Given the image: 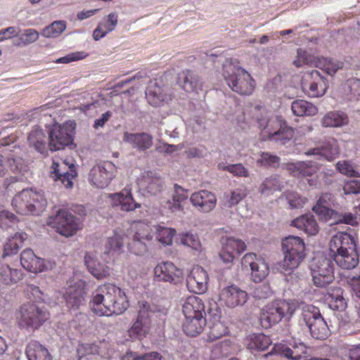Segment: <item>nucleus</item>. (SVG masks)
<instances>
[{
	"mask_svg": "<svg viewBox=\"0 0 360 360\" xmlns=\"http://www.w3.org/2000/svg\"><path fill=\"white\" fill-rule=\"evenodd\" d=\"M344 67V62L333 60L330 58L318 57L316 68H318L329 75H335L339 70Z\"/></svg>",
	"mask_w": 360,
	"mask_h": 360,
	"instance_id": "obj_48",
	"label": "nucleus"
},
{
	"mask_svg": "<svg viewBox=\"0 0 360 360\" xmlns=\"http://www.w3.org/2000/svg\"><path fill=\"white\" fill-rule=\"evenodd\" d=\"M118 22V16L115 13H111L102 22H99L93 32V38L98 41L108 33L115 30Z\"/></svg>",
	"mask_w": 360,
	"mask_h": 360,
	"instance_id": "obj_39",
	"label": "nucleus"
},
{
	"mask_svg": "<svg viewBox=\"0 0 360 360\" xmlns=\"http://www.w3.org/2000/svg\"><path fill=\"white\" fill-rule=\"evenodd\" d=\"M340 149L338 142L330 139L319 143L316 147L310 148L304 152L307 156H317L318 159H325L331 161L335 159L339 154Z\"/></svg>",
	"mask_w": 360,
	"mask_h": 360,
	"instance_id": "obj_22",
	"label": "nucleus"
},
{
	"mask_svg": "<svg viewBox=\"0 0 360 360\" xmlns=\"http://www.w3.org/2000/svg\"><path fill=\"white\" fill-rule=\"evenodd\" d=\"M114 206L120 205L122 211L129 212L140 207L141 205L134 202L131 191L123 189L120 193L110 195Z\"/></svg>",
	"mask_w": 360,
	"mask_h": 360,
	"instance_id": "obj_36",
	"label": "nucleus"
},
{
	"mask_svg": "<svg viewBox=\"0 0 360 360\" xmlns=\"http://www.w3.org/2000/svg\"><path fill=\"white\" fill-rule=\"evenodd\" d=\"M66 28L65 21H55L51 25L46 26L41 31V34L45 37H57L62 34Z\"/></svg>",
	"mask_w": 360,
	"mask_h": 360,
	"instance_id": "obj_61",
	"label": "nucleus"
},
{
	"mask_svg": "<svg viewBox=\"0 0 360 360\" xmlns=\"http://www.w3.org/2000/svg\"><path fill=\"white\" fill-rule=\"evenodd\" d=\"M55 228L60 234L66 237L76 233L82 229L79 220L66 210H60L54 219Z\"/></svg>",
	"mask_w": 360,
	"mask_h": 360,
	"instance_id": "obj_16",
	"label": "nucleus"
},
{
	"mask_svg": "<svg viewBox=\"0 0 360 360\" xmlns=\"http://www.w3.org/2000/svg\"><path fill=\"white\" fill-rule=\"evenodd\" d=\"M293 347L295 350H292L284 344H276L269 354L283 356L291 360H300L302 355L307 353V347L303 343L296 345Z\"/></svg>",
	"mask_w": 360,
	"mask_h": 360,
	"instance_id": "obj_33",
	"label": "nucleus"
},
{
	"mask_svg": "<svg viewBox=\"0 0 360 360\" xmlns=\"http://www.w3.org/2000/svg\"><path fill=\"white\" fill-rule=\"evenodd\" d=\"M291 225L304 231L308 235H316L319 231V226L312 215H302L292 220Z\"/></svg>",
	"mask_w": 360,
	"mask_h": 360,
	"instance_id": "obj_42",
	"label": "nucleus"
},
{
	"mask_svg": "<svg viewBox=\"0 0 360 360\" xmlns=\"http://www.w3.org/2000/svg\"><path fill=\"white\" fill-rule=\"evenodd\" d=\"M54 179L60 181L65 188H72L73 186V179L77 176V172L74 165H68L66 162H63L61 165L55 161L52 165Z\"/></svg>",
	"mask_w": 360,
	"mask_h": 360,
	"instance_id": "obj_25",
	"label": "nucleus"
},
{
	"mask_svg": "<svg viewBox=\"0 0 360 360\" xmlns=\"http://www.w3.org/2000/svg\"><path fill=\"white\" fill-rule=\"evenodd\" d=\"M124 141L139 151H145L153 146L152 136L145 132L134 134L125 132Z\"/></svg>",
	"mask_w": 360,
	"mask_h": 360,
	"instance_id": "obj_34",
	"label": "nucleus"
},
{
	"mask_svg": "<svg viewBox=\"0 0 360 360\" xmlns=\"http://www.w3.org/2000/svg\"><path fill=\"white\" fill-rule=\"evenodd\" d=\"M335 198L330 193H322L313 207V211L318 215L319 219L325 221H330V217L335 211L332 207L335 206Z\"/></svg>",
	"mask_w": 360,
	"mask_h": 360,
	"instance_id": "obj_24",
	"label": "nucleus"
},
{
	"mask_svg": "<svg viewBox=\"0 0 360 360\" xmlns=\"http://www.w3.org/2000/svg\"><path fill=\"white\" fill-rule=\"evenodd\" d=\"M331 257L340 268L345 269H354L359 263V255L356 250L342 254H337V255H334Z\"/></svg>",
	"mask_w": 360,
	"mask_h": 360,
	"instance_id": "obj_47",
	"label": "nucleus"
},
{
	"mask_svg": "<svg viewBox=\"0 0 360 360\" xmlns=\"http://www.w3.org/2000/svg\"><path fill=\"white\" fill-rule=\"evenodd\" d=\"M174 93L167 84L166 77L160 76L150 80L146 90L148 103L154 107H161L172 101Z\"/></svg>",
	"mask_w": 360,
	"mask_h": 360,
	"instance_id": "obj_8",
	"label": "nucleus"
},
{
	"mask_svg": "<svg viewBox=\"0 0 360 360\" xmlns=\"http://www.w3.org/2000/svg\"><path fill=\"white\" fill-rule=\"evenodd\" d=\"M347 115L342 111H330L327 112L321 120V124L325 127H340L347 124Z\"/></svg>",
	"mask_w": 360,
	"mask_h": 360,
	"instance_id": "obj_44",
	"label": "nucleus"
},
{
	"mask_svg": "<svg viewBox=\"0 0 360 360\" xmlns=\"http://www.w3.org/2000/svg\"><path fill=\"white\" fill-rule=\"evenodd\" d=\"M241 264L244 269H250L251 278L255 283L262 281L269 272V265L264 259L253 252L245 254L242 258Z\"/></svg>",
	"mask_w": 360,
	"mask_h": 360,
	"instance_id": "obj_15",
	"label": "nucleus"
},
{
	"mask_svg": "<svg viewBox=\"0 0 360 360\" xmlns=\"http://www.w3.org/2000/svg\"><path fill=\"white\" fill-rule=\"evenodd\" d=\"M289 173L296 178L312 176L317 172L318 167L311 161L290 162L286 165Z\"/></svg>",
	"mask_w": 360,
	"mask_h": 360,
	"instance_id": "obj_30",
	"label": "nucleus"
},
{
	"mask_svg": "<svg viewBox=\"0 0 360 360\" xmlns=\"http://www.w3.org/2000/svg\"><path fill=\"white\" fill-rule=\"evenodd\" d=\"M131 236L152 242L153 239L150 226L143 221L134 222L131 226Z\"/></svg>",
	"mask_w": 360,
	"mask_h": 360,
	"instance_id": "obj_50",
	"label": "nucleus"
},
{
	"mask_svg": "<svg viewBox=\"0 0 360 360\" xmlns=\"http://www.w3.org/2000/svg\"><path fill=\"white\" fill-rule=\"evenodd\" d=\"M301 86L303 91L311 98L323 96L328 88L327 80L318 70L306 72L302 77Z\"/></svg>",
	"mask_w": 360,
	"mask_h": 360,
	"instance_id": "obj_14",
	"label": "nucleus"
},
{
	"mask_svg": "<svg viewBox=\"0 0 360 360\" xmlns=\"http://www.w3.org/2000/svg\"><path fill=\"white\" fill-rule=\"evenodd\" d=\"M27 238V235L25 232H17L10 236L4 245L2 257L4 258L17 254Z\"/></svg>",
	"mask_w": 360,
	"mask_h": 360,
	"instance_id": "obj_38",
	"label": "nucleus"
},
{
	"mask_svg": "<svg viewBox=\"0 0 360 360\" xmlns=\"http://www.w3.org/2000/svg\"><path fill=\"white\" fill-rule=\"evenodd\" d=\"M229 333L228 328L221 321L214 322L207 335L208 342H214Z\"/></svg>",
	"mask_w": 360,
	"mask_h": 360,
	"instance_id": "obj_58",
	"label": "nucleus"
},
{
	"mask_svg": "<svg viewBox=\"0 0 360 360\" xmlns=\"http://www.w3.org/2000/svg\"><path fill=\"white\" fill-rule=\"evenodd\" d=\"M72 141V136L65 126L53 125L49 133V148L51 150H58L64 148Z\"/></svg>",
	"mask_w": 360,
	"mask_h": 360,
	"instance_id": "obj_23",
	"label": "nucleus"
},
{
	"mask_svg": "<svg viewBox=\"0 0 360 360\" xmlns=\"http://www.w3.org/2000/svg\"><path fill=\"white\" fill-rule=\"evenodd\" d=\"M84 260L89 272L96 278H104L110 274L109 266L98 262L90 255L86 254Z\"/></svg>",
	"mask_w": 360,
	"mask_h": 360,
	"instance_id": "obj_45",
	"label": "nucleus"
},
{
	"mask_svg": "<svg viewBox=\"0 0 360 360\" xmlns=\"http://www.w3.org/2000/svg\"><path fill=\"white\" fill-rule=\"evenodd\" d=\"M91 311L98 316L121 314L129 307L125 292L112 284H104L94 292L89 302Z\"/></svg>",
	"mask_w": 360,
	"mask_h": 360,
	"instance_id": "obj_1",
	"label": "nucleus"
},
{
	"mask_svg": "<svg viewBox=\"0 0 360 360\" xmlns=\"http://www.w3.org/2000/svg\"><path fill=\"white\" fill-rule=\"evenodd\" d=\"M178 84L186 92H196L202 89V82L199 77L189 70H183L178 75Z\"/></svg>",
	"mask_w": 360,
	"mask_h": 360,
	"instance_id": "obj_29",
	"label": "nucleus"
},
{
	"mask_svg": "<svg viewBox=\"0 0 360 360\" xmlns=\"http://www.w3.org/2000/svg\"><path fill=\"white\" fill-rule=\"evenodd\" d=\"M125 235L117 231L109 237L105 244V253L112 257H117L123 252Z\"/></svg>",
	"mask_w": 360,
	"mask_h": 360,
	"instance_id": "obj_43",
	"label": "nucleus"
},
{
	"mask_svg": "<svg viewBox=\"0 0 360 360\" xmlns=\"http://www.w3.org/2000/svg\"><path fill=\"white\" fill-rule=\"evenodd\" d=\"M20 158H14L12 157L5 158L3 155H0V176L4 175L8 169L13 172H17L21 169Z\"/></svg>",
	"mask_w": 360,
	"mask_h": 360,
	"instance_id": "obj_53",
	"label": "nucleus"
},
{
	"mask_svg": "<svg viewBox=\"0 0 360 360\" xmlns=\"http://www.w3.org/2000/svg\"><path fill=\"white\" fill-rule=\"evenodd\" d=\"M283 259L281 262V269L290 273L297 269L304 259L305 244L298 236H289L282 240Z\"/></svg>",
	"mask_w": 360,
	"mask_h": 360,
	"instance_id": "obj_6",
	"label": "nucleus"
},
{
	"mask_svg": "<svg viewBox=\"0 0 360 360\" xmlns=\"http://www.w3.org/2000/svg\"><path fill=\"white\" fill-rule=\"evenodd\" d=\"M291 110L296 116H313L318 112L316 106L304 100L293 101L291 105Z\"/></svg>",
	"mask_w": 360,
	"mask_h": 360,
	"instance_id": "obj_49",
	"label": "nucleus"
},
{
	"mask_svg": "<svg viewBox=\"0 0 360 360\" xmlns=\"http://www.w3.org/2000/svg\"><path fill=\"white\" fill-rule=\"evenodd\" d=\"M315 57L307 53V51L298 49L297 51L296 58L293 60V65L297 68H301L304 65L316 67V59Z\"/></svg>",
	"mask_w": 360,
	"mask_h": 360,
	"instance_id": "obj_57",
	"label": "nucleus"
},
{
	"mask_svg": "<svg viewBox=\"0 0 360 360\" xmlns=\"http://www.w3.org/2000/svg\"><path fill=\"white\" fill-rule=\"evenodd\" d=\"M282 185L276 176L266 178L261 184L259 191L263 195H270L276 191H281Z\"/></svg>",
	"mask_w": 360,
	"mask_h": 360,
	"instance_id": "obj_56",
	"label": "nucleus"
},
{
	"mask_svg": "<svg viewBox=\"0 0 360 360\" xmlns=\"http://www.w3.org/2000/svg\"><path fill=\"white\" fill-rule=\"evenodd\" d=\"M300 321L306 324L314 338L324 340L327 338L329 331L328 325L314 307L304 308Z\"/></svg>",
	"mask_w": 360,
	"mask_h": 360,
	"instance_id": "obj_10",
	"label": "nucleus"
},
{
	"mask_svg": "<svg viewBox=\"0 0 360 360\" xmlns=\"http://www.w3.org/2000/svg\"><path fill=\"white\" fill-rule=\"evenodd\" d=\"M140 309L136 321L128 330V335L132 340H142L149 333L151 327L150 317V306L147 302H139Z\"/></svg>",
	"mask_w": 360,
	"mask_h": 360,
	"instance_id": "obj_11",
	"label": "nucleus"
},
{
	"mask_svg": "<svg viewBox=\"0 0 360 360\" xmlns=\"http://www.w3.org/2000/svg\"><path fill=\"white\" fill-rule=\"evenodd\" d=\"M182 313L184 316H205V307L202 299L197 296H188L182 304Z\"/></svg>",
	"mask_w": 360,
	"mask_h": 360,
	"instance_id": "obj_35",
	"label": "nucleus"
},
{
	"mask_svg": "<svg viewBox=\"0 0 360 360\" xmlns=\"http://www.w3.org/2000/svg\"><path fill=\"white\" fill-rule=\"evenodd\" d=\"M270 338L264 333H252L245 340V345L252 352L266 350L271 345Z\"/></svg>",
	"mask_w": 360,
	"mask_h": 360,
	"instance_id": "obj_37",
	"label": "nucleus"
},
{
	"mask_svg": "<svg viewBox=\"0 0 360 360\" xmlns=\"http://www.w3.org/2000/svg\"><path fill=\"white\" fill-rule=\"evenodd\" d=\"M176 234L174 229L158 225L156 227V238L164 245H169L172 243L173 237Z\"/></svg>",
	"mask_w": 360,
	"mask_h": 360,
	"instance_id": "obj_59",
	"label": "nucleus"
},
{
	"mask_svg": "<svg viewBox=\"0 0 360 360\" xmlns=\"http://www.w3.org/2000/svg\"><path fill=\"white\" fill-rule=\"evenodd\" d=\"M117 168L110 161L94 166L89 174V181L98 188L107 187L115 176Z\"/></svg>",
	"mask_w": 360,
	"mask_h": 360,
	"instance_id": "obj_13",
	"label": "nucleus"
},
{
	"mask_svg": "<svg viewBox=\"0 0 360 360\" xmlns=\"http://www.w3.org/2000/svg\"><path fill=\"white\" fill-rule=\"evenodd\" d=\"M20 264L25 269L34 274L43 272L48 269L45 260L37 257L30 248L21 252Z\"/></svg>",
	"mask_w": 360,
	"mask_h": 360,
	"instance_id": "obj_26",
	"label": "nucleus"
},
{
	"mask_svg": "<svg viewBox=\"0 0 360 360\" xmlns=\"http://www.w3.org/2000/svg\"><path fill=\"white\" fill-rule=\"evenodd\" d=\"M257 121L263 141H288L294 136V129L288 126L286 122L279 116L270 115L268 112H264Z\"/></svg>",
	"mask_w": 360,
	"mask_h": 360,
	"instance_id": "obj_2",
	"label": "nucleus"
},
{
	"mask_svg": "<svg viewBox=\"0 0 360 360\" xmlns=\"http://www.w3.org/2000/svg\"><path fill=\"white\" fill-rule=\"evenodd\" d=\"M356 250L354 238L347 233L340 232L333 236L329 244L330 257Z\"/></svg>",
	"mask_w": 360,
	"mask_h": 360,
	"instance_id": "obj_21",
	"label": "nucleus"
},
{
	"mask_svg": "<svg viewBox=\"0 0 360 360\" xmlns=\"http://www.w3.org/2000/svg\"><path fill=\"white\" fill-rule=\"evenodd\" d=\"M16 318L20 327L37 329L49 319V313L35 303L27 302L20 306Z\"/></svg>",
	"mask_w": 360,
	"mask_h": 360,
	"instance_id": "obj_7",
	"label": "nucleus"
},
{
	"mask_svg": "<svg viewBox=\"0 0 360 360\" xmlns=\"http://www.w3.org/2000/svg\"><path fill=\"white\" fill-rule=\"evenodd\" d=\"M86 290L85 283L81 281L68 283V287L63 294L67 306L70 309H77L86 302Z\"/></svg>",
	"mask_w": 360,
	"mask_h": 360,
	"instance_id": "obj_17",
	"label": "nucleus"
},
{
	"mask_svg": "<svg viewBox=\"0 0 360 360\" xmlns=\"http://www.w3.org/2000/svg\"><path fill=\"white\" fill-rule=\"evenodd\" d=\"M247 300L248 293L235 285L225 287L219 292V301L230 308L242 306Z\"/></svg>",
	"mask_w": 360,
	"mask_h": 360,
	"instance_id": "obj_20",
	"label": "nucleus"
},
{
	"mask_svg": "<svg viewBox=\"0 0 360 360\" xmlns=\"http://www.w3.org/2000/svg\"><path fill=\"white\" fill-rule=\"evenodd\" d=\"M247 195V187L242 185L236 188L231 190L229 193L225 194L226 203L230 207L235 206L245 199Z\"/></svg>",
	"mask_w": 360,
	"mask_h": 360,
	"instance_id": "obj_52",
	"label": "nucleus"
},
{
	"mask_svg": "<svg viewBox=\"0 0 360 360\" xmlns=\"http://www.w3.org/2000/svg\"><path fill=\"white\" fill-rule=\"evenodd\" d=\"M293 347L295 350H292L284 344H276L269 354L283 356L291 360H300L302 355L307 353V347L303 343L296 345Z\"/></svg>",
	"mask_w": 360,
	"mask_h": 360,
	"instance_id": "obj_32",
	"label": "nucleus"
},
{
	"mask_svg": "<svg viewBox=\"0 0 360 360\" xmlns=\"http://www.w3.org/2000/svg\"><path fill=\"white\" fill-rule=\"evenodd\" d=\"M223 76L229 88L241 96H250L255 89L256 82L252 75L231 63L224 64Z\"/></svg>",
	"mask_w": 360,
	"mask_h": 360,
	"instance_id": "obj_3",
	"label": "nucleus"
},
{
	"mask_svg": "<svg viewBox=\"0 0 360 360\" xmlns=\"http://www.w3.org/2000/svg\"><path fill=\"white\" fill-rule=\"evenodd\" d=\"M11 205L19 214L39 215L46 208V200L41 192L26 188L13 198Z\"/></svg>",
	"mask_w": 360,
	"mask_h": 360,
	"instance_id": "obj_4",
	"label": "nucleus"
},
{
	"mask_svg": "<svg viewBox=\"0 0 360 360\" xmlns=\"http://www.w3.org/2000/svg\"><path fill=\"white\" fill-rule=\"evenodd\" d=\"M184 318L182 329L188 336L196 337L199 335L203 331L207 324L205 316H184Z\"/></svg>",
	"mask_w": 360,
	"mask_h": 360,
	"instance_id": "obj_31",
	"label": "nucleus"
},
{
	"mask_svg": "<svg viewBox=\"0 0 360 360\" xmlns=\"http://www.w3.org/2000/svg\"><path fill=\"white\" fill-rule=\"evenodd\" d=\"M181 243L191 248L195 251L202 250V244L197 234L192 233H182L180 234Z\"/></svg>",
	"mask_w": 360,
	"mask_h": 360,
	"instance_id": "obj_60",
	"label": "nucleus"
},
{
	"mask_svg": "<svg viewBox=\"0 0 360 360\" xmlns=\"http://www.w3.org/2000/svg\"><path fill=\"white\" fill-rule=\"evenodd\" d=\"M297 304L292 301L277 300L265 305L259 314L262 328H269L276 325L285 316H291L297 310Z\"/></svg>",
	"mask_w": 360,
	"mask_h": 360,
	"instance_id": "obj_5",
	"label": "nucleus"
},
{
	"mask_svg": "<svg viewBox=\"0 0 360 360\" xmlns=\"http://www.w3.org/2000/svg\"><path fill=\"white\" fill-rule=\"evenodd\" d=\"M190 200L195 208L203 212L212 211L217 204L215 195L206 190L193 193L190 197Z\"/></svg>",
	"mask_w": 360,
	"mask_h": 360,
	"instance_id": "obj_27",
	"label": "nucleus"
},
{
	"mask_svg": "<svg viewBox=\"0 0 360 360\" xmlns=\"http://www.w3.org/2000/svg\"><path fill=\"white\" fill-rule=\"evenodd\" d=\"M23 274L20 269H12L4 264L0 267V284L11 285L22 280Z\"/></svg>",
	"mask_w": 360,
	"mask_h": 360,
	"instance_id": "obj_46",
	"label": "nucleus"
},
{
	"mask_svg": "<svg viewBox=\"0 0 360 360\" xmlns=\"http://www.w3.org/2000/svg\"><path fill=\"white\" fill-rule=\"evenodd\" d=\"M337 170L343 175L350 177L360 176L353 164L349 160H341L336 163Z\"/></svg>",
	"mask_w": 360,
	"mask_h": 360,
	"instance_id": "obj_62",
	"label": "nucleus"
},
{
	"mask_svg": "<svg viewBox=\"0 0 360 360\" xmlns=\"http://www.w3.org/2000/svg\"><path fill=\"white\" fill-rule=\"evenodd\" d=\"M150 243V241L131 236L130 241L127 243V248L134 255H143L148 252V245Z\"/></svg>",
	"mask_w": 360,
	"mask_h": 360,
	"instance_id": "obj_54",
	"label": "nucleus"
},
{
	"mask_svg": "<svg viewBox=\"0 0 360 360\" xmlns=\"http://www.w3.org/2000/svg\"><path fill=\"white\" fill-rule=\"evenodd\" d=\"M25 354L28 360H52L48 349L36 340L27 344Z\"/></svg>",
	"mask_w": 360,
	"mask_h": 360,
	"instance_id": "obj_40",
	"label": "nucleus"
},
{
	"mask_svg": "<svg viewBox=\"0 0 360 360\" xmlns=\"http://www.w3.org/2000/svg\"><path fill=\"white\" fill-rule=\"evenodd\" d=\"M139 187L150 195L160 193L162 187V181L160 176L150 171H146L138 179Z\"/></svg>",
	"mask_w": 360,
	"mask_h": 360,
	"instance_id": "obj_28",
	"label": "nucleus"
},
{
	"mask_svg": "<svg viewBox=\"0 0 360 360\" xmlns=\"http://www.w3.org/2000/svg\"><path fill=\"white\" fill-rule=\"evenodd\" d=\"M121 360H161V356L158 352H150L143 355H139L134 352H127Z\"/></svg>",
	"mask_w": 360,
	"mask_h": 360,
	"instance_id": "obj_64",
	"label": "nucleus"
},
{
	"mask_svg": "<svg viewBox=\"0 0 360 360\" xmlns=\"http://www.w3.org/2000/svg\"><path fill=\"white\" fill-rule=\"evenodd\" d=\"M208 274L200 266H195L186 278V285L188 290L195 294H202L207 290Z\"/></svg>",
	"mask_w": 360,
	"mask_h": 360,
	"instance_id": "obj_19",
	"label": "nucleus"
},
{
	"mask_svg": "<svg viewBox=\"0 0 360 360\" xmlns=\"http://www.w3.org/2000/svg\"><path fill=\"white\" fill-rule=\"evenodd\" d=\"M77 354L79 359L84 356L99 354V347L94 343L80 344L77 349Z\"/></svg>",
	"mask_w": 360,
	"mask_h": 360,
	"instance_id": "obj_63",
	"label": "nucleus"
},
{
	"mask_svg": "<svg viewBox=\"0 0 360 360\" xmlns=\"http://www.w3.org/2000/svg\"><path fill=\"white\" fill-rule=\"evenodd\" d=\"M310 269L314 283L317 287H326L334 280L332 262L323 255H317L313 258Z\"/></svg>",
	"mask_w": 360,
	"mask_h": 360,
	"instance_id": "obj_9",
	"label": "nucleus"
},
{
	"mask_svg": "<svg viewBox=\"0 0 360 360\" xmlns=\"http://www.w3.org/2000/svg\"><path fill=\"white\" fill-rule=\"evenodd\" d=\"M187 199V195L184 192V189L175 185V193L174 194V205H171L170 202H165L163 205L165 208L168 209L171 212L174 213L183 210L182 203Z\"/></svg>",
	"mask_w": 360,
	"mask_h": 360,
	"instance_id": "obj_55",
	"label": "nucleus"
},
{
	"mask_svg": "<svg viewBox=\"0 0 360 360\" xmlns=\"http://www.w3.org/2000/svg\"><path fill=\"white\" fill-rule=\"evenodd\" d=\"M153 272L155 281L172 285L181 283L184 278L183 269L169 261L158 263L155 266Z\"/></svg>",
	"mask_w": 360,
	"mask_h": 360,
	"instance_id": "obj_12",
	"label": "nucleus"
},
{
	"mask_svg": "<svg viewBox=\"0 0 360 360\" xmlns=\"http://www.w3.org/2000/svg\"><path fill=\"white\" fill-rule=\"evenodd\" d=\"M27 141L30 147L41 154L47 153L46 136L42 129L34 128L29 134Z\"/></svg>",
	"mask_w": 360,
	"mask_h": 360,
	"instance_id": "obj_41",
	"label": "nucleus"
},
{
	"mask_svg": "<svg viewBox=\"0 0 360 360\" xmlns=\"http://www.w3.org/2000/svg\"><path fill=\"white\" fill-rule=\"evenodd\" d=\"M221 250L219 257L226 264L233 262L234 258L246 249V244L244 241L233 237H224L221 240Z\"/></svg>",
	"mask_w": 360,
	"mask_h": 360,
	"instance_id": "obj_18",
	"label": "nucleus"
},
{
	"mask_svg": "<svg viewBox=\"0 0 360 360\" xmlns=\"http://www.w3.org/2000/svg\"><path fill=\"white\" fill-rule=\"evenodd\" d=\"M330 225L345 224L352 226L358 225L357 217L351 212H339L335 210L330 217Z\"/></svg>",
	"mask_w": 360,
	"mask_h": 360,
	"instance_id": "obj_51",
	"label": "nucleus"
}]
</instances>
